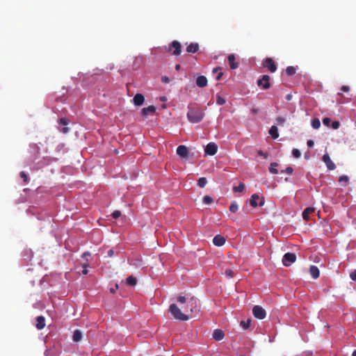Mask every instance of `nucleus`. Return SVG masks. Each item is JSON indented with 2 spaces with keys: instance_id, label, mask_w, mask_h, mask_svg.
<instances>
[{
  "instance_id": "obj_1",
  "label": "nucleus",
  "mask_w": 356,
  "mask_h": 356,
  "mask_svg": "<svg viewBox=\"0 0 356 356\" xmlns=\"http://www.w3.org/2000/svg\"><path fill=\"white\" fill-rule=\"evenodd\" d=\"M177 300L179 304L184 305L179 308L177 305L172 304L169 307V311L177 320L188 321L200 312V306L195 297L191 295L179 296Z\"/></svg>"
},
{
  "instance_id": "obj_2",
  "label": "nucleus",
  "mask_w": 356,
  "mask_h": 356,
  "mask_svg": "<svg viewBox=\"0 0 356 356\" xmlns=\"http://www.w3.org/2000/svg\"><path fill=\"white\" fill-rule=\"evenodd\" d=\"M204 113L198 108H189L187 113V118L191 123H198L204 118Z\"/></svg>"
},
{
  "instance_id": "obj_3",
  "label": "nucleus",
  "mask_w": 356,
  "mask_h": 356,
  "mask_svg": "<svg viewBox=\"0 0 356 356\" xmlns=\"http://www.w3.org/2000/svg\"><path fill=\"white\" fill-rule=\"evenodd\" d=\"M296 260V256L294 253L287 252L282 258V264L284 266H290Z\"/></svg>"
},
{
  "instance_id": "obj_4",
  "label": "nucleus",
  "mask_w": 356,
  "mask_h": 356,
  "mask_svg": "<svg viewBox=\"0 0 356 356\" xmlns=\"http://www.w3.org/2000/svg\"><path fill=\"white\" fill-rule=\"evenodd\" d=\"M252 314L256 318L264 319L266 316V312L264 309L259 305H255L252 308Z\"/></svg>"
},
{
  "instance_id": "obj_5",
  "label": "nucleus",
  "mask_w": 356,
  "mask_h": 356,
  "mask_svg": "<svg viewBox=\"0 0 356 356\" xmlns=\"http://www.w3.org/2000/svg\"><path fill=\"white\" fill-rule=\"evenodd\" d=\"M270 76L266 74L263 75L261 79L257 81V85L263 89H268L270 87Z\"/></svg>"
},
{
  "instance_id": "obj_6",
  "label": "nucleus",
  "mask_w": 356,
  "mask_h": 356,
  "mask_svg": "<svg viewBox=\"0 0 356 356\" xmlns=\"http://www.w3.org/2000/svg\"><path fill=\"white\" fill-rule=\"evenodd\" d=\"M263 65L264 67L267 68L270 72H275L277 70V65L271 58H266Z\"/></svg>"
},
{
  "instance_id": "obj_7",
  "label": "nucleus",
  "mask_w": 356,
  "mask_h": 356,
  "mask_svg": "<svg viewBox=\"0 0 356 356\" xmlns=\"http://www.w3.org/2000/svg\"><path fill=\"white\" fill-rule=\"evenodd\" d=\"M172 49H174L173 50L174 55H175V56L180 55V54L181 52V44L177 40L172 41V43L169 46L168 51H172Z\"/></svg>"
},
{
  "instance_id": "obj_8",
  "label": "nucleus",
  "mask_w": 356,
  "mask_h": 356,
  "mask_svg": "<svg viewBox=\"0 0 356 356\" xmlns=\"http://www.w3.org/2000/svg\"><path fill=\"white\" fill-rule=\"evenodd\" d=\"M156 108L153 106H149L146 108H143L141 111V114L143 117L147 118L149 115H153L156 113Z\"/></svg>"
},
{
  "instance_id": "obj_9",
  "label": "nucleus",
  "mask_w": 356,
  "mask_h": 356,
  "mask_svg": "<svg viewBox=\"0 0 356 356\" xmlns=\"http://www.w3.org/2000/svg\"><path fill=\"white\" fill-rule=\"evenodd\" d=\"M323 161L325 163L328 170H333L336 168L335 164L332 161V160L327 153L325 154L323 156Z\"/></svg>"
},
{
  "instance_id": "obj_10",
  "label": "nucleus",
  "mask_w": 356,
  "mask_h": 356,
  "mask_svg": "<svg viewBox=\"0 0 356 356\" xmlns=\"http://www.w3.org/2000/svg\"><path fill=\"white\" fill-rule=\"evenodd\" d=\"M218 150V146L213 143H209L205 147V153L208 155L213 156L216 154Z\"/></svg>"
},
{
  "instance_id": "obj_11",
  "label": "nucleus",
  "mask_w": 356,
  "mask_h": 356,
  "mask_svg": "<svg viewBox=\"0 0 356 356\" xmlns=\"http://www.w3.org/2000/svg\"><path fill=\"white\" fill-rule=\"evenodd\" d=\"M177 154L181 158H186L188 154V148L185 145H179L177 148Z\"/></svg>"
},
{
  "instance_id": "obj_12",
  "label": "nucleus",
  "mask_w": 356,
  "mask_h": 356,
  "mask_svg": "<svg viewBox=\"0 0 356 356\" xmlns=\"http://www.w3.org/2000/svg\"><path fill=\"white\" fill-rule=\"evenodd\" d=\"M228 63L229 65V67L232 70H235L238 68V63L236 62V58L234 54H229L227 57Z\"/></svg>"
},
{
  "instance_id": "obj_13",
  "label": "nucleus",
  "mask_w": 356,
  "mask_h": 356,
  "mask_svg": "<svg viewBox=\"0 0 356 356\" xmlns=\"http://www.w3.org/2000/svg\"><path fill=\"white\" fill-rule=\"evenodd\" d=\"M133 102H134V105L141 106L145 102V97L143 95H142L140 93H137L134 96V97L133 99Z\"/></svg>"
},
{
  "instance_id": "obj_14",
  "label": "nucleus",
  "mask_w": 356,
  "mask_h": 356,
  "mask_svg": "<svg viewBox=\"0 0 356 356\" xmlns=\"http://www.w3.org/2000/svg\"><path fill=\"white\" fill-rule=\"evenodd\" d=\"M315 208L314 207H307L306 209H305V210L303 211L302 212V218L306 220V221H308L310 218H309V216L310 214L313 213L315 212Z\"/></svg>"
},
{
  "instance_id": "obj_15",
  "label": "nucleus",
  "mask_w": 356,
  "mask_h": 356,
  "mask_svg": "<svg viewBox=\"0 0 356 356\" xmlns=\"http://www.w3.org/2000/svg\"><path fill=\"white\" fill-rule=\"evenodd\" d=\"M225 238L221 235H216L213 238V243L216 246H222L225 243Z\"/></svg>"
},
{
  "instance_id": "obj_16",
  "label": "nucleus",
  "mask_w": 356,
  "mask_h": 356,
  "mask_svg": "<svg viewBox=\"0 0 356 356\" xmlns=\"http://www.w3.org/2000/svg\"><path fill=\"white\" fill-rule=\"evenodd\" d=\"M196 84L200 88H204L207 85V79L204 76H199L196 79Z\"/></svg>"
},
{
  "instance_id": "obj_17",
  "label": "nucleus",
  "mask_w": 356,
  "mask_h": 356,
  "mask_svg": "<svg viewBox=\"0 0 356 356\" xmlns=\"http://www.w3.org/2000/svg\"><path fill=\"white\" fill-rule=\"evenodd\" d=\"M36 328L39 330L43 329L45 327V318L42 316H38L36 318Z\"/></svg>"
},
{
  "instance_id": "obj_18",
  "label": "nucleus",
  "mask_w": 356,
  "mask_h": 356,
  "mask_svg": "<svg viewBox=\"0 0 356 356\" xmlns=\"http://www.w3.org/2000/svg\"><path fill=\"white\" fill-rule=\"evenodd\" d=\"M225 337V334L222 330L216 329L213 331V338L216 341L222 340Z\"/></svg>"
},
{
  "instance_id": "obj_19",
  "label": "nucleus",
  "mask_w": 356,
  "mask_h": 356,
  "mask_svg": "<svg viewBox=\"0 0 356 356\" xmlns=\"http://www.w3.org/2000/svg\"><path fill=\"white\" fill-rule=\"evenodd\" d=\"M309 273L314 279H317L320 275V272L318 267L314 265L310 266Z\"/></svg>"
},
{
  "instance_id": "obj_20",
  "label": "nucleus",
  "mask_w": 356,
  "mask_h": 356,
  "mask_svg": "<svg viewBox=\"0 0 356 356\" xmlns=\"http://www.w3.org/2000/svg\"><path fill=\"white\" fill-rule=\"evenodd\" d=\"M199 44L197 43H191L187 47L186 51L188 53H196L199 50Z\"/></svg>"
},
{
  "instance_id": "obj_21",
  "label": "nucleus",
  "mask_w": 356,
  "mask_h": 356,
  "mask_svg": "<svg viewBox=\"0 0 356 356\" xmlns=\"http://www.w3.org/2000/svg\"><path fill=\"white\" fill-rule=\"evenodd\" d=\"M259 199V196L257 194L252 195L250 199V204L252 207H257L258 206L257 200Z\"/></svg>"
},
{
  "instance_id": "obj_22",
  "label": "nucleus",
  "mask_w": 356,
  "mask_h": 356,
  "mask_svg": "<svg viewBox=\"0 0 356 356\" xmlns=\"http://www.w3.org/2000/svg\"><path fill=\"white\" fill-rule=\"evenodd\" d=\"M277 127L276 126H272L269 130V134L273 139H276L279 137Z\"/></svg>"
},
{
  "instance_id": "obj_23",
  "label": "nucleus",
  "mask_w": 356,
  "mask_h": 356,
  "mask_svg": "<svg viewBox=\"0 0 356 356\" xmlns=\"http://www.w3.org/2000/svg\"><path fill=\"white\" fill-rule=\"evenodd\" d=\"M72 338L74 341L78 342L82 338V333L81 332L80 330H76L74 332Z\"/></svg>"
},
{
  "instance_id": "obj_24",
  "label": "nucleus",
  "mask_w": 356,
  "mask_h": 356,
  "mask_svg": "<svg viewBox=\"0 0 356 356\" xmlns=\"http://www.w3.org/2000/svg\"><path fill=\"white\" fill-rule=\"evenodd\" d=\"M137 280L134 276L131 275L127 278V284L129 286H134L136 284Z\"/></svg>"
},
{
  "instance_id": "obj_25",
  "label": "nucleus",
  "mask_w": 356,
  "mask_h": 356,
  "mask_svg": "<svg viewBox=\"0 0 356 356\" xmlns=\"http://www.w3.org/2000/svg\"><path fill=\"white\" fill-rule=\"evenodd\" d=\"M278 164L275 162H273V163H270V168H269V171L270 173L272 174H274V175H276L278 173V170L276 168L277 167Z\"/></svg>"
},
{
  "instance_id": "obj_26",
  "label": "nucleus",
  "mask_w": 356,
  "mask_h": 356,
  "mask_svg": "<svg viewBox=\"0 0 356 356\" xmlns=\"http://www.w3.org/2000/svg\"><path fill=\"white\" fill-rule=\"evenodd\" d=\"M285 72L288 76H292L296 73V69L293 66H289L286 67Z\"/></svg>"
},
{
  "instance_id": "obj_27",
  "label": "nucleus",
  "mask_w": 356,
  "mask_h": 356,
  "mask_svg": "<svg viewBox=\"0 0 356 356\" xmlns=\"http://www.w3.org/2000/svg\"><path fill=\"white\" fill-rule=\"evenodd\" d=\"M245 189V184L243 183H240L238 186H234L233 191L234 192H243Z\"/></svg>"
},
{
  "instance_id": "obj_28",
  "label": "nucleus",
  "mask_w": 356,
  "mask_h": 356,
  "mask_svg": "<svg viewBox=\"0 0 356 356\" xmlns=\"http://www.w3.org/2000/svg\"><path fill=\"white\" fill-rule=\"evenodd\" d=\"M220 70H221V68L219 67H215L213 70V74H216V73L218 72V74L216 75V80H220L222 78V72H218Z\"/></svg>"
},
{
  "instance_id": "obj_29",
  "label": "nucleus",
  "mask_w": 356,
  "mask_h": 356,
  "mask_svg": "<svg viewBox=\"0 0 356 356\" xmlns=\"http://www.w3.org/2000/svg\"><path fill=\"white\" fill-rule=\"evenodd\" d=\"M312 126L314 129H317L321 126L320 120L318 118H314L312 120Z\"/></svg>"
},
{
  "instance_id": "obj_30",
  "label": "nucleus",
  "mask_w": 356,
  "mask_h": 356,
  "mask_svg": "<svg viewBox=\"0 0 356 356\" xmlns=\"http://www.w3.org/2000/svg\"><path fill=\"white\" fill-rule=\"evenodd\" d=\"M348 181H349V178L346 175H342V176L339 177V182L344 183L343 184V186H346L348 183Z\"/></svg>"
},
{
  "instance_id": "obj_31",
  "label": "nucleus",
  "mask_w": 356,
  "mask_h": 356,
  "mask_svg": "<svg viewBox=\"0 0 356 356\" xmlns=\"http://www.w3.org/2000/svg\"><path fill=\"white\" fill-rule=\"evenodd\" d=\"M207 183V180L205 177H201L198 179L197 185L200 188H204Z\"/></svg>"
},
{
  "instance_id": "obj_32",
  "label": "nucleus",
  "mask_w": 356,
  "mask_h": 356,
  "mask_svg": "<svg viewBox=\"0 0 356 356\" xmlns=\"http://www.w3.org/2000/svg\"><path fill=\"white\" fill-rule=\"evenodd\" d=\"M213 202V200L211 197L209 195H205L203 197V203L206 204H211Z\"/></svg>"
},
{
  "instance_id": "obj_33",
  "label": "nucleus",
  "mask_w": 356,
  "mask_h": 356,
  "mask_svg": "<svg viewBox=\"0 0 356 356\" xmlns=\"http://www.w3.org/2000/svg\"><path fill=\"white\" fill-rule=\"evenodd\" d=\"M238 209V206L236 202H233L229 206V211L232 213H236Z\"/></svg>"
},
{
  "instance_id": "obj_34",
  "label": "nucleus",
  "mask_w": 356,
  "mask_h": 356,
  "mask_svg": "<svg viewBox=\"0 0 356 356\" xmlns=\"http://www.w3.org/2000/svg\"><path fill=\"white\" fill-rule=\"evenodd\" d=\"M250 320H248L246 321H241V323H240V325L244 328V329H248L250 326Z\"/></svg>"
},
{
  "instance_id": "obj_35",
  "label": "nucleus",
  "mask_w": 356,
  "mask_h": 356,
  "mask_svg": "<svg viewBox=\"0 0 356 356\" xmlns=\"http://www.w3.org/2000/svg\"><path fill=\"white\" fill-rule=\"evenodd\" d=\"M216 103L219 105H223L225 103V99L220 95L217 96Z\"/></svg>"
},
{
  "instance_id": "obj_36",
  "label": "nucleus",
  "mask_w": 356,
  "mask_h": 356,
  "mask_svg": "<svg viewBox=\"0 0 356 356\" xmlns=\"http://www.w3.org/2000/svg\"><path fill=\"white\" fill-rule=\"evenodd\" d=\"M225 274L227 277H229L230 278L233 277H234V271L230 269V268H227L225 270Z\"/></svg>"
},
{
  "instance_id": "obj_37",
  "label": "nucleus",
  "mask_w": 356,
  "mask_h": 356,
  "mask_svg": "<svg viewBox=\"0 0 356 356\" xmlns=\"http://www.w3.org/2000/svg\"><path fill=\"white\" fill-rule=\"evenodd\" d=\"M113 218L117 219L121 216V212L118 210L114 211L111 214Z\"/></svg>"
},
{
  "instance_id": "obj_38",
  "label": "nucleus",
  "mask_w": 356,
  "mask_h": 356,
  "mask_svg": "<svg viewBox=\"0 0 356 356\" xmlns=\"http://www.w3.org/2000/svg\"><path fill=\"white\" fill-rule=\"evenodd\" d=\"M19 175H20V177L23 179L25 183H28L29 178H28L27 175L25 173V172L22 171Z\"/></svg>"
},
{
  "instance_id": "obj_39",
  "label": "nucleus",
  "mask_w": 356,
  "mask_h": 356,
  "mask_svg": "<svg viewBox=\"0 0 356 356\" xmlns=\"http://www.w3.org/2000/svg\"><path fill=\"white\" fill-rule=\"evenodd\" d=\"M292 154L295 158H299L301 155L300 152L298 149H293L292 150Z\"/></svg>"
},
{
  "instance_id": "obj_40",
  "label": "nucleus",
  "mask_w": 356,
  "mask_h": 356,
  "mask_svg": "<svg viewBox=\"0 0 356 356\" xmlns=\"http://www.w3.org/2000/svg\"><path fill=\"white\" fill-rule=\"evenodd\" d=\"M293 168H292V167H291V166H289V167H287V168H286V170H282V171H281V173L286 172L287 174L291 175V174H292V173H293Z\"/></svg>"
},
{
  "instance_id": "obj_41",
  "label": "nucleus",
  "mask_w": 356,
  "mask_h": 356,
  "mask_svg": "<svg viewBox=\"0 0 356 356\" xmlns=\"http://www.w3.org/2000/svg\"><path fill=\"white\" fill-rule=\"evenodd\" d=\"M323 123L324 125L329 127L331 123V119L330 118H325L323 119Z\"/></svg>"
},
{
  "instance_id": "obj_42",
  "label": "nucleus",
  "mask_w": 356,
  "mask_h": 356,
  "mask_svg": "<svg viewBox=\"0 0 356 356\" xmlns=\"http://www.w3.org/2000/svg\"><path fill=\"white\" fill-rule=\"evenodd\" d=\"M68 120L66 118H61L59 120V124L63 126H66L68 124Z\"/></svg>"
},
{
  "instance_id": "obj_43",
  "label": "nucleus",
  "mask_w": 356,
  "mask_h": 356,
  "mask_svg": "<svg viewBox=\"0 0 356 356\" xmlns=\"http://www.w3.org/2000/svg\"><path fill=\"white\" fill-rule=\"evenodd\" d=\"M339 126H340V123L338 121H334L332 122V127L334 129H339Z\"/></svg>"
},
{
  "instance_id": "obj_44",
  "label": "nucleus",
  "mask_w": 356,
  "mask_h": 356,
  "mask_svg": "<svg viewBox=\"0 0 356 356\" xmlns=\"http://www.w3.org/2000/svg\"><path fill=\"white\" fill-rule=\"evenodd\" d=\"M350 277L352 280L356 281V270H355L350 274Z\"/></svg>"
},
{
  "instance_id": "obj_45",
  "label": "nucleus",
  "mask_w": 356,
  "mask_h": 356,
  "mask_svg": "<svg viewBox=\"0 0 356 356\" xmlns=\"http://www.w3.org/2000/svg\"><path fill=\"white\" fill-rule=\"evenodd\" d=\"M276 120H277V122H278L279 124H282L285 122L284 118H283L282 117L277 118Z\"/></svg>"
},
{
  "instance_id": "obj_46",
  "label": "nucleus",
  "mask_w": 356,
  "mask_h": 356,
  "mask_svg": "<svg viewBox=\"0 0 356 356\" xmlns=\"http://www.w3.org/2000/svg\"><path fill=\"white\" fill-rule=\"evenodd\" d=\"M87 267H88V264H83V270H82V274L86 275L88 273Z\"/></svg>"
},
{
  "instance_id": "obj_47",
  "label": "nucleus",
  "mask_w": 356,
  "mask_h": 356,
  "mask_svg": "<svg viewBox=\"0 0 356 356\" xmlns=\"http://www.w3.org/2000/svg\"><path fill=\"white\" fill-rule=\"evenodd\" d=\"M350 90L349 87L347 86H343L341 88V90L343 92H348Z\"/></svg>"
},
{
  "instance_id": "obj_48",
  "label": "nucleus",
  "mask_w": 356,
  "mask_h": 356,
  "mask_svg": "<svg viewBox=\"0 0 356 356\" xmlns=\"http://www.w3.org/2000/svg\"><path fill=\"white\" fill-rule=\"evenodd\" d=\"M161 80H162V82H163V83H169V81H170V79L166 76H163L161 78Z\"/></svg>"
},
{
  "instance_id": "obj_49",
  "label": "nucleus",
  "mask_w": 356,
  "mask_h": 356,
  "mask_svg": "<svg viewBox=\"0 0 356 356\" xmlns=\"http://www.w3.org/2000/svg\"><path fill=\"white\" fill-rule=\"evenodd\" d=\"M307 145L309 147H312L314 145V143L312 140H307Z\"/></svg>"
},
{
  "instance_id": "obj_50",
  "label": "nucleus",
  "mask_w": 356,
  "mask_h": 356,
  "mask_svg": "<svg viewBox=\"0 0 356 356\" xmlns=\"http://www.w3.org/2000/svg\"><path fill=\"white\" fill-rule=\"evenodd\" d=\"M258 154H259V156H264V157H265V158H266V157H267V155H266V154H265L262 150H259V151H258Z\"/></svg>"
},
{
  "instance_id": "obj_51",
  "label": "nucleus",
  "mask_w": 356,
  "mask_h": 356,
  "mask_svg": "<svg viewBox=\"0 0 356 356\" xmlns=\"http://www.w3.org/2000/svg\"><path fill=\"white\" fill-rule=\"evenodd\" d=\"M113 254H114V251H113V249H111V250H109L108 251V256L109 257H112L113 256Z\"/></svg>"
},
{
  "instance_id": "obj_52",
  "label": "nucleus",
  "mask_w": 356,
  "mask_h": 356,
  "mask_svg": "<svg viewBox=\"0 0 356 356\" xmlns=\"http://www.w3.org/2000/svg\"><path fill=\"white\" fill-rule=\"evenodd\" d=\"M69 131V129L67 127H63L62 129H61V132H63V134H66Z\"/></svg>"
},
{
  "instance_id": "obj_53",
  "label": "nucleus",
  "mask_w": 356,
  "mask_h": 356,
  "mask_svg": "<svg viewBox=\"0 0 356 356\" xmlns=\"http://www.w3.org/2000/svg\"><path fill=\"white\" fill-rule=\"evenodd\" d=\"M118 288V284H115V289L111 288V289H110V291H111V293H115V289H117Z\"/></svg>"
},
{
  "instance_id": "obj_54",
  "label": "nucleus",
  "mask_w": 356,
  "mask_h": 356,
  "mask_svg": "<svg viewBox=\"0 0 356 356\" xmlns=\"http://www.w3.org/2000/svg\"><path fill=\"white\" fill-rule=\"evenodd\" d=\"M292 98V95H287L286 97V100L288 101H290Z\"/></svg>"
},
{
  "instance_id": "obj_55",
  "label": "nucleus",
  "mask_w": 356,
  "mask_h": 356,
  "mask_svg": "<svg viewBox=\"0 0 356 356\" xmlns=\"http://www.w3.org/2000/svg\"><path fill=\"white\" fill-rule=\"evenodd\" d=\"M264 204V199L262 198V200H261V202L259 203V206L262 207Z\"/></svg>"
},
{
  "instance_id": "obj_56",
  "label": "nucleus",
  "mask_w": 356,
  "mask_h": 356,
  "mask_svg": "<svg viewBox=\"0 0 356 356\" xmlns=\"http://www.w3.org/2000/svg\"><path fill=\"white\" fill-rule=\"evenodd\" d=\"M180 67H181L180 65H179V64L175 65V70H177V71L180 70Z\"/></svg>"
},
{
  "instance_id": "obj_57",
  "label": "nucleus",
  "mask_w": 356,
  "mask_h": 356,
  "mask_svg": "<svg viewBox=\"0 0 356 356\" xmlns=\"http://www.w3.org/2000/svg\"><path fill=\"white\" fill-rule=\"evenodd\" d=\"M86 255L89 256L90 255V253L89 252H84L83 254V257H86Z\"/></svg>"
},
{
  "instance_id": "obj_58",
  "label": "nucleus",
  "mask_w": 356,
  "mask_h": 356,
  "mask_svg": "<svg viewBox=\"0 0 356 356\" xmlns=\"http://www.w3.org/2000/svg\"><path fill=\"white\" fill-rule=\"evenodd\" d=\"M353 355V356H356V350L353 351V355Z\"/></svg>"
},
{
  "instance_id": "obj_59",
  "label": "nucleus",
  "mask_w": 356,
  "mask_h": 356,
  "mask_svg": "<svg viewBox=\"0 0 356 356\" xmlns=\"http://www.w3.org/2000/svg\"><path fill=\"white\" fill-rule=\"evenodd\" d=\"M161 100H162V101H165V97H162V98H161Z\"/></svg>"
}]
</instances>
